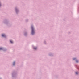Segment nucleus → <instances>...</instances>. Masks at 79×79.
Returning <instances> with one entry per match:
<instances>
[{"instance_id":"nucleus-1","label":"nucleus","mask_w":79,"mask_h":79,"mask_svg":"<svg viewBox=\"0 0 79 79\" xmlns=\"http://www.w3.org/2000/svg\"><path fill=\"white\" fill-rule=\"evenodd\" d=\"M31 29H32V32L31 34L33 35L34 34V28H33V27H31Z\"/></svg>"},{"instance_id":"nucleus-2","label":"nucleus","mask_w":79,"mask_h":79,"mask_svg":"<svg viewBox=\"0 0 79 79\" xmlns=\"http://www.w3.org/2000/svg\"><path fill=\"white\" fill-rule=\"evenodd\" d=\"M2 37H6L5 35L2 34Z\"/></svg>"},{"instance_id":"nucleus-3","label":"nucleus","mask_w":79,"mask_h":79,"mask_svg":"<svg viewBox=\"0 0 79 79\" xmlns=\"http://www.w3.org/2000/svg\"><path fill=\"white\" fill-rule=\"evenodd\" d=\"M34 48V50H36V49H37V48H36V47H34V48Z\"/></svg>"},{"instance_id":"nucleus-4","label":"nucleus","mask_w":79,"mask_h":79,"mask_svg":"<svg viewBox=\"0 0 79 79\" xmlns=\"http://www.w3.org/2000/svg\"><path fill=\"white\" fill-rule=\"evenodd\" d=\"M15 62H14L13 63V66H15Z\"/></svg>"},{"instance_id":"nucleus-5","label":"nucleus","mask_w":79,"mask_h":79,"mask_svg":"<svg viewBox=\"0 0 79 79\" xmlns=\"http://www.w3.org/2000/svg\"><path fill=\"white\" fill-rule=\"evenodd\" d=\"M10 43H11V44H13V41H11V40H10Z\"/></svg>"},{"instance_id":"nucleus-6","label":"nucleus","mask_w":79,"mask_h":79,"mask_svg":"<svg viewBox=\"0 0 79 79\" xmlns=\"http://www.w3.org/2000/svg\"><path fill=\"white\" fill-rule=\"evenodd\" d=\"M2 48H0V50H2Z\"/></svg>"},{"instance_id":"nucleus-7","label":"nucleus","mask_w":79,"mask_h":79,"mask_svg":"<svg viewBox=\"0 0 79 79\" xmlns=\"http://www.w3.org/2000/svg\"><path fill=\"white\" fill-rule=\"evenodd\" d=\"M76 62L77 63H78V60H76Z\"/></svg>"},{"instance_id":"nucleus-8","label":"nucleus","mask_w":79,"mask_h":79,"mask_svg":"<svg viewBox=\"0 0 79 79\" xmlns=\"http://www.w3.org/2000/svg\"><path fill=\"white\" fill-rule=\"evenodd\" d=\"M76 74H78V73H77V72H76Z\"/></svg>"},{"instance_id":"nucleus-9","label":"nucleus","mask_w":79,"mask_h":79,"mask_svg":"<svg viewBox=\"0 0 79 79\" xmlns=\"http://www.w3.org/2000/svg\"><path fill=\"white\" fill-rule=\"evenodd\" d=\"M75 59H76V58H73V60H75Z\"/></svg>"},{"instance_id":"nucleus-10","label":"nucleus","mask_w":79,"mask_h":79,"mask_svg":"<svg viewBox=\"0 0 79 79\" xmlns=\"http://www.w3.org/2000/svg\"><path fill=\"white\" fill-rule=\"evenodd\" d=\"M1 6V5L0 4V6Z\"/></svg>"}]
</instances>
